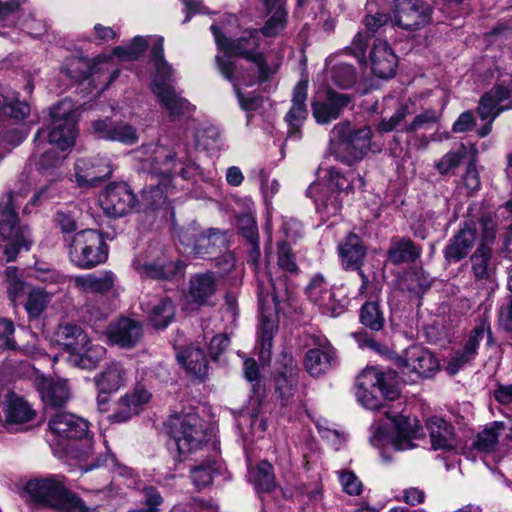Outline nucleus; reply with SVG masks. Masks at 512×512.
<instances>
[{
    "instance_id": "f257e3e1",
    "label": "nucleus",
    "mask_w": 512,
    "mask_h": 512,
    "mask_svg": "<svg viewBox=\"0 0 512 512\" xmlns=\"http://www.w3.org/2000/svg\"><path fill=\"white\" fill-rule=\"evenodd\" d=\"M25 492L32 500L60 512H96L64 485L63 478L51 476L33 479L26 483Z\"/></svg>"
},
{
    "instance_id": "f03ea898",
    "label": "nucleus",
    "mask_w": 512,
    "mask_h": 512,
    "mask_svg": "<svg viewBox=\"0 0 512 512\" xmlns=\"http://www.w3.org/2000/svg\"><path fill=\"white\" fill-rule=\"evenodd\" d=\"M211 31L220 49L254 63L261 81H268L275 73V69L267 63L264 55L258 52L260 47L259 31H245L237 39H230L220 35V30L215 25L211 26Z\"/></svg>"
},
{
    "instance_id": "7ed1b4c3",
    "label": "nucleus",
    "mask_w": 512,
    "mask_h": 512,
    "mask_svg": "<svg viewBox=\"0 0 512 512\" xmlns=\"http://www.w3.org/2000/svg\"><path fill=\"white\" fill-rule=\"evenodd\" d=\"M371 130L364 126L352 130L349 122H341L330 132V142L335 147L336 157L352 165L362 160L370 149Z\"/></svg>"
},
{
    "instance_id": "20e7f679",
    "label": "nucleus",
    "mask_w": 512,
    "mask_h": 512,
    "mask_svg": "<svg viewBox=\"0 0 512 512\" xmlns=\"http://www.w3.org/2000/svg\"><path fill=\"white\" fill-rule=\"evenodd\" d=\"M356 397L367 409L376 410L384 406V401L397 399L399 390L384 373L370 367L356 378Z\"/></svg>"
},
{
    "instance_id": "39448f33",
    "label": "nucleus",
    "mask_w": 512,
    "mask_h": 512,
    "mask_svg": "<svg viewBox=\"0 0 512 512\" xmlns=\"http://www.w3.org/2000/svg\"><path fill=\"white\" fill-rule=\"evenodd\" d=\"M68 256L78 268L92 269L106 261L108 247L99 231L84 229L70 238Z\"/></svg>"
},
{
    "instance_id": "423d86ee",
    "label": "nucleus",
    "mask_w": 512,
    "mask_h": 512,
    "mask_svg": "<svg viewBox=\"0 0 512 512\" xmlns=\"http://www.w3.org/2000/svg\"><path fill=\"white\" fill-rule=\"evenodd\" d=\"M20 196V193L9 192L0 202V236L8 241L4 248L7 261H13L20 249H28L31 243L29 229L17 226L15 207Z\"/></svg>"
},
{
    "instance_id": "0eeeda50",
    "label": "nucleus",
    "mask_w": 512,
    "mask_h": 512,
    "mask_svg": "<svg viewBox=\"0 0 512 512\" xmlns=\"http://www.w3.org/2000/svg\"><path fill=\"white\" fill-rule=\"evenodd\" d=\"M166 426L179 454L197 450L205 439L202 420L195 413L173 415Z\"/></svg>"
},
{
    "instance_id": "6e6552de",
    "label": "nucleus",
    "mask_w": 512,
    "mask_h": 512,
    "mask_svg": "<svg viewBox=\"0 0 512 512\" xmlns=\"http://www.w3.org/2000/svg\"><path fill=\"white\" fill-rule=\"evenodd\" d=\"M215 60L221 75L232 83L240 107L247 112L257 110L261 106V98L254 95L246 96L241 92V87H252L263 83L264 81L259 79V73L253 75L228 58L216 56Z\"/></svg>"
},
{
    "instance_id": "1a4fd4ad",
    "label": "nucleus",
    "mask_w": 512,
    "mask_h": 512,
    "mask_svg": "<svg viewBox=\"0 0 512 512\" xmlns=\"http://www.w3.org/2000/svg\"><path fill=\"white\" fill-rule=\"evenodd\" d=\"M50 115L49 143L64 151L74 145L77 135V121L72 102L67 99L61 101L51 109Z\"/></svg>"
},
{
    "instance_id": "9d476101",
    "label": "nucleus",
    "mask_w": 512,
    "mask_h": 512,
    "mask_svg": "<svg viewBox=\"0 0 512 512\" xmlns=\"http://www.w3.org/2000/svg\"><path fill=\"white\" fill-rule=\"evenodd\" d=\"M512 82L508 87L497 84L486 92L479 101L476 112L481 120L488 122L477 131L479 137L483 138L492 131L494 120L505 110L512 109Z\"/></svg>"
},
{
    "instance_id": "9b49d317",
    "label": "nucleus",
    "mask_w": 512,
    "mask_h": 512,
    "mask_svg": "<svg viewBox=\"0 0 512 512\" xmlns=\"http://www.w3.org/2000/svg\"><path fill=\"white\" fill-rule=\"evenodd\" d=\"M132 266L141 277L156 280H171L182 275L185 270V264L182 261L171 259L163 253L153 259L137 256Z\"/></svg>"
},
{
    "instance_id": "f8f14e48",
    "label": "nucleus",
    "mask_w": 512,
    "mask_h": 512,
    "mask_svg": "<svg viewBox=\"0 0 512 512\" xmlns=\"http://www.w3.org/2000/svg\"><path fill=\"white\" fill-rule=\"evenodd\" d=\"M394 19L405 30H418L430 21V8L423 0H395Z\"/></svg>"
},
{
    "instance_id": "ddd939ff",
    "label": "nucleus",
    "mask_w": 512,
    "mask_h": 512,
    "mask_svg": "<svg viewBox=\"0 0 512 512\" xmlns=\"http://www.w3.org/2000/svg\"><path fill=\"white\" fill-rule=\"evenodd\" d=\"M338 288H329L322 275L314 276L309 282L306 293L310 301L317 304L324 314L332 317L339 315L346 305V299H336Z\"/></svg>"
},
{
    "instance_id": "4468645a",
    "label": "nucleus",
    "mask_w": 512,
    "mask_h": 512,
    "mask_svg": "<svg viewBox=\"0 0 512 512\" xmlns=\"http://www.w3.org/2000/svg\"><path fill=\"white\" fill-rule=\"evenodd\" d=\"M135 195L125 183H113L100 195L99 202L103 211L112 217H122L135 205Z\"/></svg>"
},
{
    "instance_id": "2eb2a0df",
    "label": "nucleus",
    "mask_w": 512,
    "mask_h": 512,
    "mask_svg": "<svg viewBox=\"0 0 512 512\" xmlns=\"http://www.w3.org/2000/svg\"><path fill=\"white\" fill-rule=\"evenodd\" d=\"M112 167L106 158H79L74 165L75 182L81 188H92L108 178Z\"/></svg>"
},
{
    "instance_id": "dca6fc26",
    "label": "nucleus",
    "mask_w": 512,
    "mask_h": 512,
    "mask_svg": "<svg viewBox=\"0 0 512 512\" xmlns=\"http://www.w3.org/2000/svg\"><path fill=\"white\" fill-rule=\"evenodd\" d=\"M399 365L407 372L420 377H431L439 370V361L431 351L422 346L407 348L399 358Z\"/></svg>"
},
{
    "instance_id": "f3484780",
    "label": "nucleus",
    "mask_w": 512,
    "mask_h": 512,
    "mask_svg": "<svg viewBox=\"0 0 512 512\" xmlns=\"http://www.w3.org/2000/svg\"><path fill=\"white\" fill-rule=\"evenodd\" d=\"M308 91V80L301 79L294 87L292 94V105L287 114L285 121L288 125V137L296 140L301 137V128L307 119L308 109L306 106Z\"/></svg>"
},
{
    "instance_id": "a211bd4d",
    "label": "nucleus",
    "mask_w": 512,
    "mask_h": 512,
    "mask_svg": "<svg viewBox=\"0 0 512 512\" xmlns=\"http://www.w3.org/2000/svg\"><path fill=\"white\" fill-rule=\"evenodd\" d=\"M336 364V350L327 339L319 340L317 346L309 349L304 357V367L312 377L325 374Z\"/></svg>"
},
{
    "instance_id": "6ab92c4d",
    "label": "nucleus",
    "mask_w": 512,
    "mask_h": 512,
    "mask_svg": "<svg viewBox=\"0 0 512 512\" xmlns=\"http://www.w3.org/2000/svg\"><path fill=\"white\" fill-rule=\"evenodd\" d=\"M351 102L347 94L329 89L323 100L312 102V115L318 124H328L337 119Z\"/></svg>"
},
{
    "instance_id": "aec40b11",
    "label": "nucleus",
    "mask_w": 512,
    "mask_h": 512,
    "mask_svg": "<svg viewBox=\"0 0 512 512\" xmlns=\"http://www.w3.org/2000/svg\"><path fill=\"white\" fill-rule=\"evenodd\" d=\"M137 158L144 162L151 173L170 175L175 152L168 147L156 144L142 146L137 152Z\"/></svg>"
},
{
    "instance_id": "412c9836",
    "label": "nucleus",
    "mask_w": 512,
    "mask_h": 512,
    "mask_svg": "<svg viewBox=\"0 0 512 512\" xmlns=\"http://www.w3.org/2000/svg\"><path fill=\"white\" fill-rule=\"evenodd\" d=\"M48 426L53 434L66 439H82L88 433V422L67 412H58L51 416Z\"/></svg>"
},
{
    "instance_id": "4be33fe9",
    "label": "nucleus",
    "mask_w": 512,
    "mask_h": 512,
    "mask_svg": "<svg viewBox=\"0 0 512 512\" xmlns=\"http://www.w3.org/2000/svg\"><path fill=\"white\" fill-rule=\"evenodd\" d=\"M477 229L473 222H466L450 239L445 247L444 256L449 262H457L465 258L475 244Z\"/></svg>"
},
{
    "instance_id": "5701e85b",
    "label": "nucleus",
    "mask_w": 512,
    "mask_h": 512,
    "mask_svg": "<svg viewBox=\"0 0 512 512\" xmlns=\"http://www.w3.org/2000/svg\"><path fill=\"white\" fill-rule=\"evenodd\" d=\"M107 337L123 348L135 346L142 337V326L130 318H121L108 326Z\"/></svg>"
},
{
    "instance_id": "b1692460",
    "label": "nucleus",
    "mask_w": 512,
    "mask_h": 512,
    "mask_svg": "<svg viewBox=\"0 0 512 512\" xmlns=\"http://www.w3.org/2000/svg\"><path fill=\"white\" fill-rule=\"evenodd\" d=\"M92 128L97 137L126 145H133L139 139L136 128L124 122L113 124L108 119L97 120L93 122Z\"/></svg>"
},
{
    "instance_id": "393cba45",
    "label": "nucleus",
    "mask_w": 512,
    "mask_h": 512,
    "mask_svg": "<svg viewBox=\"0 0 512 512\" xmlns=\"http://www.w3.org/2000/svg\"><path fill=\"white\" fill-rule=\"evenodd\" d=\"M371 68L379 78H390L395 75L397 57L384 40H376L370 53Z\"/></svg>"
},
{
    "instance_id": "a878e982",
    "label": "nucleus",
    "mask_w": 512,
    "mask_h": 512,
    "mask_svg": "<svg viewBox=\"0 0 512 512\" xmlns=\"http://www.w3.org/2000/svg\"><path fill=\"white\" fill-rule=\"evenodd\" d=\"M299 369L292 358H284L282 368L275 377V390L282 405H287L293 399L298 386Z\"/></svg>"
},
{
    "instance_id": "bb28decb",
    "label": "nucleus",
    "mask_w": 512,
    "mask_h": 512,
    "mask_svg": "<svg viewBox=\"0 0 512 512\" xmlns=\"http://www.w3.org/2000/svg\"><path fill=\"white\" fill-rule=\"evenodd\" d=\"M388 418H391L395 423L396 436L390 441L392 447L396 450H407L414 447L412 444L413 439L421 437V427L415 418L410 417H392L389 412H385Z\"/></svg>"
},
{
    "instance_id": "cd10ccee",
    "label": "nucleus",
    "mask_w": 512,
    "mask_h": 512,
    "mask_svg": "<svg viewBox=\"0 0 512 512\" xmlns=\"http://www.w3.org/2000/svg\"><path fill=\"white\" fill-rule=\"evenodd\" d=\"M219 285V278L213 272L198 273L189 281V296L199 305L209 304Z\"/></svg>"
},
{
    "instance_id": "c85d7f7f",
    "label": "nucleus",
    "mask_w": 512,
    "mask_h": 512,
    "mask_svg": "<svg viewBox=\"0 0 512 512\" xmlns=\"http://www.w3.org/2000/svg\"><path fill=\"white\" fill-rule=\"evenodd\" d=\"M154 96L171 121H179L189 116L194 110V106L178 94L174 87L165 91H159Z\"/></svg>"
},
{
    "instance_id": "c756f323",
    "label": "nucleus",
    "mask_w": 512,
    "mask_h": 512,
    "mask_svg": "<svg viewBox=\"0 0 512 512\" xmlns=\"http://www.w3.org/2000/svg\"><path fill=\"white\" fill-rule=\"evenodd\" d=\"M434 450L450 451L456 447V439L453 426L443 418L433 416L426 422Z\"/></svg>"
},
{
    "instance_id": "7c9ffc66",
    "label": "nucleus",
    "mask_w": 512,
    "mask_h": 512,
    "mask_svg": "<svg viewBox=\"0 0 512 512\" xmlns=\"http://www.w3.org/2000/svg\"><path fill=\"white\" fill-rule=\"evenodd\" d=\"M486 328L484 325L476 326L470 333L463 350L457 351L447 365V371L454 375L466 363L474 359L480 342L483 340Z\"/></svg>"
},
{
    "instance_id": "2f4dec72",
    "label": "nucleus",
    "mask_w": 512,
    "mask_h": 512,
    "mask_svg": "<svg viewBox=\"0 0 512 512\" xmlns=\"http://www.w3.org/2000/svg\"><path fill=\"white\" fill-rule=\"evenodd\" d=\"M75 288L82 293L104 294L110 291L115 283V275L111 271L79 275L72 279Z\"/></svg>"
},
{
    "instance_id": "473e14b6",
    "label": "nucleus",
    "mask_w": 512,
    "mask_h": 512,
    "mask_svg": "<svg viewBox=\"0 0 512 512\" xmlns=\"http://www.w3.org/2000/svg\"><path fill=\"white\" fill-rule=\"evenodd\" d=\"M40 393L46 405L62 407L70 398V390L64 379H43L40 383Z\"/></svg>"
},
{
    "instance_id": "72a5a7b5",
    "label": "nucleus",
    "mask_w": 512,
    "mask_h": 512,
    "mask_svg": "<svg viewBox=\"0 0 512 512\" xmlns=\"http://www.w3.org/2000/svg\"><path fill=\"white\" fill-rule=\"evenodd\" d=\"M339 253L343 266L346 269L356 268L359 270L365 258L366 250L360 238L356 234L350 233L344 241L339 244Z\"/></svg>"
},
{
    "instance_id": "f704fd0d",
    "label": "nucleus",
    "mask_w": 512,
    "mask_h": 512,
    "mask_svg": "<svg viewBox=\"0 0 512 512\" xmlns=\"http://www.w3.org/2000/svg\"><path fill=\"white\" fill-rule=\"evenodd\" d=\"M126 380V371L117 362L110 363L104 371L94 378L98 391L103 393H114L118 391Z\"/></svg>"
},
{
    "instance_id": "c9c22d12",
    "label": "nucleus",
    "mask_w": 512,
    "mask_h": 512,
    "mask_svg": "<svg viewBox=\"0 0 512 512\" xmlns=\"http://www.w3.org/2000/svg\"><path fill=\"white\" fill-rule=\"evenodd\" d=\"M56 337L57 341L71 353V357L89 343L87 334L80 326L74 324L60 325Z\"/></svg>"
},
{
    "instance_id": "e433bc0d",
    "label": "nucleus",
    "mask_w": 512,
    "mask_h": 512,
    "mask_svg": "<svg viewBox=\"0 0 512 512\" xmlns=\"http://www.w3.org/2000/svg\"><path fill=\"white\" fill-rule=\"evenodd\" d=\"M472 273L478 281L490 280L495 271V264L492 260V249L486 246H478L470 258Z\"/></svg>"
},
{
    "instance_id": "4c0bfd02",
    "label": "nucleus",
    "mask_w": 512,
    "mask_h": 512,
    "mask_svg": "<svg viewBox=\"0 0 512 512\" xmlns=\"http://www.w3.org/2000/svg\"><path fill=\"white\" fill-rule=\"evenodd\" d=\"M179 362L192 375L202 379L207 374L208 364L200 348L189 347L177 355Z\"/></svg>"
},
{
    "instance_id": "58836bf2",
    "label": "nucleus",
    "mask_w": 512,
    "mask_h": 512,
    "mask_svg": "<svg viewBox=\"0 0 512 512\" xmlns=\"http://www.w3.org/2000/svg\"><path fill=\"white\" fill-rule=\"evenodd\" d=\"M421 250L410 239L400 238L392 241L388 250V259L393 264L413 262L420 256Z\"/></svg>"
},
{
    "instance_id": "ea45409f",
    "label": "nucleus",
    "mask_w": 512,
    "mask_h": 512,
    "mask_svg": "<svg viewBox=\"0 0 512 512\" xmlns=\"http://www.w3.org/2000/svg\"><path fill=\"white\" fill-rule=\"evenodd\" d=\"M432 277L422 268H413L400 281V287L415 296L424 294L432 284Z\"/></svg>"
},
{
    "instance_id": "a19ab883",
    "label": "nucleus",
    "mask_w": 512,
    "mask_h": 512,
    "mask_svg": "<svg viewBox=\"0 0 512 512\" xmlns=\"http://www.w3.org/2000/svg\"><path fill=\"white\" fill-rule=\"evenodd\" d=\"M149 309V320L157 329L166 328L173 320L175 307L170 299L161 298L153 304H147Z\"/></svg>"
},
{
    "instance_id": "79ce46f5",
    "label": "nucleus",
    "mask_w": 512,
    "mask_h": 512,
    "mask_svg": "<svg viewBox=\"0 0 512 512\" xmlns=\"http://www.w3.org/2000/svg\"><path fill=\"white\" fill-rule=\"evenodd\" d=\"M151 398V394L146 389H137L131 395H125L118 403L119 412L113 417L117 421L127 420L131 414L138 413V407L141 404L147 403Z\"/></svg>"
},
{
    "instance_id": "37998d69",
    "label": "nucleus",
    "mask_w": 512,
    "mask_h": 512,
    "mask_svg": "<svg viewBox=\"0 0 512 512\" xmlns=\"http://www.w3.org/2000/svg\"><path fill=\"white\" fill-rule=\"evenodd\" d=\"M106 349L98 344L84 345L83 350L77 351L72 357L71 361L82 369H93L104 358Z\"/></svg>"
},
{
    "instance_id": "c03bdc74",
    "label": "nucleus",
    "mask_w": 512,
    "mask_h": 512,
    "mask_svg": "<svg viewBox=\"0 0 512 512\" xmlns=\"http://www.w3.org/2000/svg\"><path fill=\"white\" fill-rule=\"evenodd\" d=\"M228 244L227 234L220 231H211L208 235H200L195 245V253L200 256L213 254L226 249Z\"/></svg>"
},
{
    "instance_id": "a18cd8bd",
    "label": "nucleus",
    "mask_w": 512,
    "mask_h": 512,
    "mask_svg": "<svg viewBox=\"0 0 512 512\" xmlns=\"http://www.w3.org/2000/svg\"><path fill=\"white\" fill-rule=\"evenodd\" d=\"M277 330L276 323L273 319L262 316L258 335H259V358L262 362L269 361L270 351L272 348V339Z\"/></svg>"
},
{
    "instance_id": "49530a36",
    "label": "nucleus",
    "mask_w": 512,
    "mask_h": 512,
    "mask_svg": "<svg viewBox=\"0 0 512 512\" xmlns=\"http://www.w3.org/2000/svg\"><path fill=\"white\" fill-rule=\"evenodd\" d=\"M238 227L241 234L251 244V258L255 261L260 256L258 229L254 216L251 213H245L238 216Z\"/></svg>"
},
{
    "instance_id": "de8ad7c7",
    "label": "nucleus",
    "mask_w": 512,
    "mask_h": 512,
    "mask_svg": "<svg viewBox=\"0 0 512 512\" xmlns=\"http://www.w3.org/2000/svg\"><path fill=\"white\" fill-rule=\"evenodd\" d=\"M412 114L408 104L401 105L389 119H382L378 124L381 132L388 133L391 131L408 132L409 123L407 117Z\"/></svg>"
},
{
    "instance_id": "09e8293b",
    "label": "nucleus",
    "mask_w": 512,
    "mask_h": 512,
    "mask_svg": "<svg viewBox=\"0 0 512 512\" xmlns=\"http://www.w3.org/2000/svg\"><path fill=\"white\" fill-rule=\"evenodd\" d=\"M360 321L364 326L373 331H379L383 328L385 318L376 300L367 301L362 305L360 309Z\"/></svg>"
},
{
    "instance_id": "8fccbe9b",
    "label": "nucleus",
    "mask_w": 512,
    "mask_h": 512,
    "mask_svg": "<svg viewBox=\"0 0 512 512\" xmlns=\"http://www.w3.org/2000/svg\"><path fill=\"white\" fill-rule=\"evenodd\" d=\"M505 430V424L501 421H495L490 427L484 429L478 434L475 441V447L482 452H491L498 443L499 435Z\"/></svg>"
},
{
    "instance_id": "3c124183",
    "label": "nucleus",
    "mask_w": 512,
    "mask_h": 512,
    "mask_svg": "<svg viewBox=\"0 0 512 512\" xmlns=\"http://www.w3.org/2000/svg\"><path fill=\"white\" fill-rule=\"evenodd\" d=\"M252 477L255 487L259 491L270 492L276 487L273 466L267 461L258 464L252 471Z\"/></svg>"
},
{
    "instance_id": "603ef678",
    "label": "nucleus",
    "mask_w": 512,
    "mask_h": 512,
    "mask_svg": "<svg viewBox=\"0 0 512 512\" xmlns=\"http://www.w3.org/2000/svg\"><path fill=\"white\" fill-rule=\"evenodd\" d=\"M317 211L323 217H331L337 215L341 210V199L339 193L321 191L315 197Z\"/></svg>"
},
{
    "instance_id": "864d4df0",
    "label": "nucleus",
    "mask_w": 512,
    "mask_h": 512,
    "mask_svg": "<svg viewBox=\"0 0 512 512\" xmlns=\"http://www.w3.org/2000/svg\"><path fill=\"white\" fill-rule=\"evenodd\" d=\"M155 72L152 76L151 91L157 94L159 91H165L172 88L169 82L172 79V68L165 59L154 62Z\"/></svg>"
},
{
    "instance_id": "5fc2aeb1",
    "label": "nucleus",
    "mask_w": 512,
    "mask_h": 512,
    "mask_svg": "<svg viewBox=\"0 0 512 512\" xmlns=\"http://www.w3.org/2000/svg\"><path fill=\"white\" fill-rule=\"evenodd\" d=\"M218 471L214 459H207L191 469V478L196 487H206L213 481L214 473Z\"/></svg>"
},
{
    "instance_id": "6e6d98bb",
    "label": "nucleus",
    "mask_w": 512,
    "mask_h": 512,
    "mask_svg": "<svg viewBox=\"0 0 512 512\" xmlns=\"http://www.w3.org/2000/svg\"><path fill=\"white\" fill-rule=\"evenodd\" d=\"M146 47L147 40L141 36H137L128 45L115 47L113 54L121 60H136L142 55Z\"/></svg>"
},
{
    "instance_id": "4d7b16f0",
    "label": "nucleus",
    "mask_w": 512,
    "mask_h": 512,
    "mask_svg": "<svg viewBox=\"0 0 512 512\" xmlns=\"http://www.w3.org/2000/svg\"><path fill=\"white\" fill-rule=\"evenodd\" d=\"M331 78L335 85L349 88L355 83L356 74L352 65L340 63L332 68Z\"/></svg>"
},
{
    "instance_id": "13d9d810",
    "label": "nucleus",
    "mask_w": 512,
    "mask_h": 512,
    "mask_svg": "<svg viewBox=\"0 0 512 512\" xmlns=\"http://www.w3.org/2000/svg\"><path fill=\"white\" fill-rule=\"evenodd\" d=\"M50 301V295L42 289L32 290L26 302V310L32 317L39 316Z\"/></svg>"
},
{
    "instance_id": "bf43d9fd",
    "label": "nucleus",
    "mask_w": 512,
    "mask_h": 512,
    "mask_svg": "<svg viewBox=\"0 0 512 512\" xmlns=\"http://www.w3.org/2000/svg\"><path fill=\"white\" fill-rule=\"evenodd\" d=\"M286 14L284 7H277V10L274 11L273 15L267 20L261 29V33L267 37H274L278 35L285 27Z\"/></svg>"
},
{
    "instance_id": "052dcab7",
    "label": "nucleus",
    "mask_w": 512,
    "mask_h": 512,
    "mask_svg": "<svg viewBox=\"0 0 512 512\" xmlns=\"http://www.w3.org/2000/svg\"><path fill=\"white\" fill-rule=\"evenodd\" d=\"M278 266L284 272L297 273L298 266L295 261V256L292 253L291 247L285 242L278 244Z\"/></svg>"
},
{
    "instance_id": "680f3d73",
    "label": "nucleus",
    "mask_w": 512,
    "mask_h": 512,
    "mask_svg": "<svg viewBox=\"0 0 512 512\" xmlns=\"http://www.w3.org/2000/svg\"><path fill=\"white\" fill-rule=\"evenodd\" d=\"M464 155V151H450L435 163V168L442 175L448 174L460 164Z\"/></svg>"
},
{
    "instance_id": "e2e57ef3",
    "label": "nucleus",
    "mask_w": 512,
    "mask_h": 512,
    "mask_svg": "<svg viewBox=\"0 0 512 512\" xmlns=\"http://www.w3.org/2000/svg\"><path fill=\"white\" fill-rule=\"evenodd\" d=\"M438 119L439 116L436 111L428 109L413 118L409 123L408 132L413 133L420 129L428 128L430 125L436 123Z\"/></svg>"
},
{
    "instance_id": "0e129e2a",
    "label": "nucleus",
    "mask_w": 512,
    "mask_h": 512,
    "mask_svg": "<svg viewBox=\"0 0 512 512\" xmlns=\"http://www.w3.org/2000/svg\"><path fill=\"white\" fill-rule=\"evenodd\" d=\"M339 479L346 493L359 495L362 492V483L353 472L341 471L339 473Z\"/></svg>"
},
{
    "instance_id": "69168bd1",
    "label": "nucleus",
    "mask_w": 512,
    "mask_h": 512,
    "mask_svg": "<svg viewBox=\"0 0 512 512\" xmlns=\"http://www.w3.org/2000/svg\"><path fill=\"white\" fill-rule=\"evenodd\" d=\"M327 172L328 187L331 189V192L339 193V195H341L342 191L350 189V182L338 170L330 168Z\"/></svg>"
},
{
    "instance_id": "338daca9",
    "label": "nucleus",
    "mask_w": 512,
    "mask_h": 512,
    "mask_svg": "<svg viewBox=\"0 0 512 512\" xmlns=\"http://www.w3.org/2000/svg\"><path fill=\"white\" fill-rule=\"evenodd\" d=\"M481 224V243L479 246L489 247L496 237V222L490 216H483L480 220Z\"/></svg>"
},
{
    "instance_id": "774afa93",
    "label": "nucleus",
    "mask_w": 512,
    "mask_h": 512,
    "mask_svg": "<svg viewBox=\"0 0 512 512\" xmlns=\"http://www.w3.org/2000/svg\"><path fill=\"white\" fill-rule=\"evenodd\" d=\"M144 494H145L146 508L137 509V510H133L130 512H158L159 511L158 506L161 505V503L163 502V499H162L161 495L159 494V492L156 489L150 487V488H147L144 490Z\"/></svg>"
}]
</instances>
